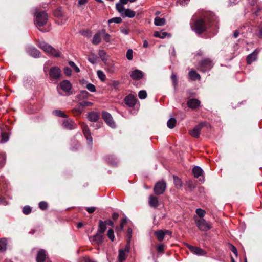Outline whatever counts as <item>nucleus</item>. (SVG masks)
<instances>
[{"label":"nucleus","instance_id":"28","mask_svg":"<svg viewBox=\"0 0 262 262\" xmlns=\"http://www.w3.org/2000/svg\"><path fill=\"white\" fill-rule=\"evenodd\" d=\"M84 109L82 108V106H81L80 104H79L77 106L74 107L72 110V113L75 116H79L81 114V113L83 112Z\"/></svg>","mask_w":262,"mask_h":262},{"label":"nucleus","instance_id":"9","mask_svg":"<svg viewBox=\"0 0 262 262\" xmlns=\"http://www.w3.org/2000/svg\"><path fill=\"white\" fill-rule=\"evenodd\" d=\"M166 183L164 181L158 182L155 185L154 191L157 195L163 194L166 188Z\"/></svg>","mask_w":262,"mask_h":262},{"label":"nucleus","instance_id":"35","mask_svg":"<svg viewBox=\"0 0 262 262\" xmlns=\"http://www.w3.org/2000/svg\"><path fill=\"white\" fill-rule=\"evenodd\" d=\"M7 249V239L5 238L0 239V251H5Z\"/></svg>","mask_w":262,"mask_h":262},{"label":"nucleus","instance_id":"7","mask_svg":"<svg viewBox=\"0 0 262 262\" xmlns=\"http://www.w3.org/2000/svg\"><path fill=\"white\" fill-rule=\"evenodd\" d=\"M105 230H98L97 233L91 236L89 239L93 244L99 245L103 242Z\"/></svg>","mask_w":262,"mask_h":262},{"label":"nucleus","instance_id":"42","mask_svg":"<svg viewBox=\"0 0 262 262\" xmlns=\"http://www.w3.org/2000/svg\"><path fill=\"white\" fill-rule=\"evenodd\" d=\"M102 33H103L102 37L103 39L107 42H108L110 41V35L108 34L105 33V30H102Z\"/></svg>","mask_w":262,"mask_h":262},{"label":"nucleus","instance_id":"29","mask_svg":"<svg viewBox=\"0 0 262 262\" xmlns=\"http://www.w3.org/2000/svg\"><path fill=\"white\" fill-rule=\"evenodd\" d=\"M203 170L199 166H195L192 169V172L195 178H199L203 174Z\"/></svg>","mask_w":262,"mask_h":262},{"label":"nucleus","instance_id":"64","mask_svg":"<svg viewBox=\"0 0 262 262\" xmlns=\"http://www.w3.org/2000/svg\"><path fill=\"white\" fill-rule=\"evenodd\" d=\"M111 159H113V157H112V156H108V157H107V160L109 161V162H110V163H111L113 166H116V165H117V162L116 161H115V160H114V161H113V162H111L110 161V159H111Z\"/></svg>","mask_w":262,"mask_h":262},{"label":"nucleus","instance_id":"51","mask_svg":"<svg viewBox=\"0 0 262 262\" xmlns=\"http://www.w3.org/2000/svg\"><path fill=\"white\" fill-rule=\"evenodd\" d=\"M86 88L91 92H95L96 91L95 85L92 83L87 84Z\"/></svg>","mask_w":262,"mask_h":262},{"label":"nucleus","instance_id":"21","mask_svg":"<svg viewBox=\"0 0 262 262\" xmlns=\"http://www.w3.org/2000/svg\"><path fill=\"white\" fill-rule=\"evenodd\" d=\"M201 102L199 100L195 98H192L188 100L187 105L188 107L195 110L200 106Z\"/></svg>","mask_w":262,"mask_h":262},{"label":"nucleus","instance_id":"59","mask_svg":"<svg viewBox=\"0 0 262 262\" xmlns=\"http://www.w3.org/2000/svg\"><path fill=\"white\" fill-rule=\"evenodd\" d=\"M230 246V250L235 254V256L237 257L238 256V252L236 248L233 245L231 244Z\"/></svg>","mask_w":262,"mask_h":262},{"label":"nucleus","instance_id":"37","mask_svg":"<svg viewBox=\"0 0 262 262\" xmlns=\"http://www.w3.org/2000/svg\"><path fill=\"white\" fill-rule=\"evenodd\" d=\"M116 8L117 10L122 15H123L124 11L125 10L124 7L123 6V4L121 3H118L116 4Z\"/></svg>","mask_w":262,"mask_h":262},{"label":"nucleus","instance_id":"34","mask_svg":"<svg viewBox=\"0 0 262 262\" xmlns=\"http://www.w3.org/2000/svg\"><path fill=\"white\" fill-rule=\"evenodd\" d=\"M166 22V20L164 18H160L159 17H156L155 18L154 23L156 26H162L165 25Z\"/></svg>","mask_w":262,"mask_h":262},{"label":"nucleus","instance_id":"36","mask_svg":"<svg viewBox=\"0 0 262 262\" xmlns=\"http://www.w3.org/2000/svg\"><path fill=\"white\" fill-rule=\"evenodd\" d=\"M176 122L177 121L175 118H171L168 120L167 125L169 128L172 129L175 127Z\"/></svg>","mask_w":262,"mask_h":262},{"label":"nucleus","instance_id":"10","mask_svg":"<svg viewBox=\"0 0 262 262\" xmlns=\"http://www.w3.org/2000/svg\"><path fill=\"white\" fill-rule=\"evenodd\" d=\"M50 78L52 80H58L61 77V71L57 67H53L49 71Z\"/></svg>","mask_w":262,"mask_h":262},{"label":"nucleus","instance_id":"27","mask_svg":"<svg viewBox=\"0 0 262 262\" xmlns=\"http://www.w3.org/2000/svg\"><path fill=\"white\" fill-rule=\"evenodd\" d=\"M189 78L193 81L196 80H200L201 79V76L195 70H191L188 74Z\"/></svg>","mask_w":262,"mask_h":262},{"label":"nucleus","instance_id":"33","mask_svg":"<svg viewBox=\"0 0 262 262\" xmlns=\"http://www.w3.org/2000/svg\"><path fill=\"white\" fill-rule=\"evenodd\" d=\"M154 36L156 37H159L160 38H164L167 36H170V34L165 32H159L156 31L154 32Z\"/></svg>","mask_w":262,"mask_h":262},{"label":"nucleus","instance_id":"41","mask_svg":"<svg viewBox=\"0 0 262 262\" xmlns=\"http://www.w3.org/2000/svg\"><path fill=\"white\" fill-rule=\"evenodd\" d=\"M196 213L198 215V218H203L204 215L206 213V212L204 210H203L201 208H198L196 210Z\"/></svg>","mask_w":262,"mask_h":262},{"label":"nucleus","instance_id":"56","mask_svg":"<svg viewBox=\"0 0 262 262\" xmlns=\"http://www.w3.org/2000/svg\"><path fill=\"white\" fill-rule=\"evenodd\" d=\"M107 236L112 241H114L115 238L114 230H108Z\"/></svg>","mask_w":262,"mask_h":262},{"label":"nucleus","instance_id":"49","mask_svg":"<svg viewBox=\"0 0 262 262\" xmlns=\"http://www.w3.org/2000/svg\"><path fill=\"white\" fill-rule=\"evenodd\" d=\"M138 96L141 99H145L147 97V93L145 90L140 91L138 93Z\"/></svg>","mask_w":262,"mask_h":262},{"label":"nucleus","instance_id":"31","mask_svg":"<svg viewBox=\"0 0 262 262\" xmlns=\"http://www.w3.org/2000/svg\"><path fill=\"white\" fill-rule=\"evenodd\" d=\"M173 178L175 187L177 189L181 188L183 186L182 182L181 179L175 175L173 176Z\"/></svg>","mask_w":262,"mask_h":262},{"label":"nucleus","instance_id":"46","mask_svg":"<svg viewBox=\"0 0 262 262\" xmlns=\"http://www.w3.org/2000/svg\"><path fill=\"white\" fill-rule=\"evenodd\" d=\"M2 140L3 142H6L9 140L8 134L6 132H2L1 133Z\"/></svg>","mask_w":262,"mask_h":262},{"label":"nucleus","instance_id":"26","mask_svg":"<svg viewBox=\"0 0 262 262\" xmlns=\"http://www.w3.org/2000/svg\"><path fill=\"white\" fill-rule=\"evenodd\" d=\"M129 221L126 217L122 219L119 225L115 226V229H123L129 223Z\"/></svg>","mask_w":262,"mask_h":262},{"label":"nucleus","instance_id":"8","mask_svg":"<svg viewBox=\"0 0 262 262\" xmlns=\"http://www.w3.org/2000/svg\"><path fill=\"white\" fill-rule=\"evenodd\" d=\"M195 222L200 229H209L212 228L211 224L210 222H206L203 218L195 217Z\"/></svg>","mask_w":262,"mask_h":262},{"label":"nucleus","instance_id":"50","mask_svg":"<svg viewBox=\"0 0 262 262\" xmlns=\"http://www.w3.org/2000/svg\"><path fill=\"white\" fill-rule=\"evenodd\" d=\"M106 70L109 73L113 74L115 72V68L114 66V65H108L107 67L106 68Z\"/></svg>","mask_w":262,"mask_h":262},{"label":"nucleus","instance_id":"45","mask_svg":"<svg viewBox=\"0 0 262 262\" xmlns=\"http://www.w3.org/2000/svg\"><path fill=\"white\" fill-rule=\"evenodd\" d=\"M98 54L103 61L104 62L107 60L106 52L104 50H100Z\"/></svg>","mask_w":262,"mask_h":262},{"label":"nucleus","instance_id":"22","mask_svg":"<svg viewBox=\"0 0 262 262\" xmlns=\"http://www.w3.org/2000/svg\"><path fill=\"white\" fill-rule=\"evenodd\" d=\"M60 87L64 92L69 94L72 88V85L69 81L64 80L60 83Z\"/></svg>","mask_w":262,"mask_h":262},{"label":"nucleus","instance_id":"30","mask_svg":"<svg viewBox=\"0 0 262 262\" xmlns=\"http://www.w3.org/2000/svg\"><path fill=\"white\" fill-rule=\"evenodd\" d=\"M101 33L100 32L95 34L92 41V43L95 45H98L101 41Z\"/></svg>","mask_w":262,"mask_h":262},{"label":"nucleus","instance_id":"25","mask_svg":"<svg viewBox=\"0 0 262 262\" xmlns=\"http://www.w3.org/2000/svg\"><path fill=\"white\" fill-rule=\"evenodd\" d=\"M149 205L151 207H157L159 205L158 198L152 195H150L149 197Z\"/></svg>","mask_w":262,"mask_h":262},{"label":"nucleus","instance_id":"44","mask_svg":"<svg viewBox=\"0 0 262 262\" xmlns=\"http://www.w3.org/2000/svg\"><path fill=\"white\" fill-rule=\"evenodd\" d=\"M48 207V203L45 201H41L39 203V207L42 210H46Z\"/></svg>","mask_w":262,"mask_h":262},{"label":"nucleus","instance_id":"16","mask_svg":"<svg viewBox=\"0 0 262 262\" xmlns=\"http://www.w3.org/2000/svg\"><path fill=\"white\" fill-rule=\"evenodd\" d=\"M186 245L195 254L198 255H204L206 254V252L202 248L191 246L188 244H186Z\"/></svg>","mask_w":262,"mask_h":262},{"label":"nucleus","instance_id":"38","mask_svg":"<svg viewBox=\"0 0 262 262\" xmlns=\"http://www.w3.org/2000/svg\"><path fill=\"white\" fill-rule=\"evenodd\" d=\"M97 74L100 80L103 82L105 81L106 79V76L104 72L101 70H98Z\"/></svg>","mask_w":262,"mask_h":262},{"label":"nucleus","instance_id":"4","mask_svg":"<svg viewBox=\"0 0 262 262\" xmlns=\"http://www.w3.org/2000/svg\"><path fill=\"white\" fill-rule=\"evenodd\" d=\"M213 65L214 64L210 59L205 58L199 61L197 69L201 72L205 73L210 71Z\"/></svg>","mask_w":262,"mask_h":262},{"label":"nucleus","instance_id":"32","mask_svg":"<svg viewBox=\"0 0 262 262\" xmlns=\"http://www.w3.org/2000/svg\"><path fill=\"white\" fill-rule=\"evenodd\" d=\"M136 15V12L130 9H125L124 11L123 16L128 17L129 18H133Z\"/></svg>","mask_w":262,"mask_h":262},{"label":"nucleus","instance_id":"5","mask_svg":"<svg viewBox=\"0 0 262 262\" xmlns=\"http://www.w3.org/2000/svg\"><path fill=\"white\" fill-rule=\"evenodd\" d=\"M48 15L45 11L36 12L34 23L37 27L44 26L48 20Z\"/></svg>","mask_w":262,"mask_h":262},{"label":"nucleus","instance_id":"14","mask_svg":"<svg viewBox=\"0 0 262 262\" xmlns=\"http://www.w3.org/2000/svg\"><path fill=\"white\" fill-rule=\"evenodd\" d=\"M76 124L71 119L64 120L62 122V126L68 130H73L76 127Z\"/></svg>","mask_w":262,"mask_h":262},{"label":"nucleus","instance_id":"60","mask_svg":"<svg viewBox=\"0 0 262 262\" xmlns=\"http://www.w3.org/2000/svg\"><path fill=\"white\" fill-rule=\"evenodd\" d=\"M119 214L117 212H114L112 215V221H113L114 224L116 222V221L118 219Z\"/></svg>","mask_w":262,"mask_h":262},{"label":"nucleus","instance_id":"39","mask_svg":"<svg viewBox=\"0 0 262 262\" xmlns=\"http://www.w3.org/2000/svg\"><path fill=\"white\" fill-rule=\"evenodd\" d=\"M53 114L57 116L61 117L62 118H67L68 116L65 114L62 111L60 110H55L53 112Z\"/></svg>","mask_w":262,"mask_h":262},{"label":"nucleus","instance_id":"62","mask_svg":"<svg viewBox=\"0 0 262 262\" xmlns=\"http://www.w3.org/2000/svg\"><path fill=\"white\" fill-rule=\"evenodd\" d=\"M88 60L92 63L94 64L96 62L97 58L94 56H90L88 58Z\"/></svg>","mask_w":262,"mask_h":262},{"label":"nucleus","instance_id":"15","mask_svg":"<svg viewBox=\"0 0 262 262\" xmlns=\"http://www.w3.org/2000/svg\"><path fill=\"white\" fill-rule=\"evenodd\" d=\"M144 75V73L139 70H135L130 72V76L134 80H139L141 79Z\"/></svg>","mask_w":262,"mask_h":262},{"label":"nucleus","instance_id":"1","mask_svg":"<svg viewBox=\"0 0 262 262\" xmlns=\"http://www.w3.org/2000/svg\"><path fill=\"white\" fill-rule=\"evenodd\" d=\"M215 18L213 16L210 18H200L192 19L190 22V27L196 34L200 35L205 32L208 27H211L213 25L212 21Z\"/></svg>","mask_w":262,"mask_h":262},{"label":"nucleus","instance_id":"2","mask_svg":"<svg viewBox=\"0 0 262 262\" xmlns=\"http://www.w3.org/2000/svg\"><path fill=\"white\" fill-rule=\"evenodd\" d=\"M132 230H128L127 234V240L126 246L124 249H121L119 250L118 260V262H124L127 258V254L130 250V243L132 238Z\"/></svg>","mask_w":262,"mask_h":262},{"label":"nucleus","instance_id":"55","mask_svg":"<svg viewBox=\"0 0 262 262\" xmlns=\"http://www.w3.org/2000/svg\"><path fill=\"white\" fill-rule=\"evenodd\" d=\"M126 58L129 60L133 59V50L132 49H128L126 52Z\"/></svg>","mask_w":262,"mask_h":262},{"label":"nucleus","instance_id":"61","mask_svg":"<svg viewBox=\"0 0 262 262\" xmlns=\"http://www.w3.org/2000/svg\"><path fill=\"white\" fill-rule=\"evenodd\" d=\"M64 74L67 76H71L72 74V70L69 67H65L64 68Z\"/></svg>","mask_w":262,"mask_h":262},{"label":"nucleus","instance_id":"11","mask_svg":"<svg viewBox=\"0 0 262 262\" xmlns=\"http://www.w3.org/2000/svg\"><path fill=\"white\" fill-rule=\"evenodd\" d=\"M98 227L99 229H106L107 228H109L108 229H112V228H115L113 221L111 219L105 221L99 220Z\"/></svg>","mask_w":262,"mask_h":262},{"label":"nucleus","instance_id":"18","mask_svg":"<svg viewBox=\"0 0 262 262\" xmlns=\"http://www.w3.org/2000/svg\"><path fill=\"white\" fill-rule=\"evenodd\" d=\"M259 51V50L256 49L252 53L247 56L246 58L247 64H251L252 62L256 60Z\"/></svg>","mask_w":262,"mask_h":262},{"label":"nucleus","instance_id":"24","mask_svg":"<svg viewBox=\"0 0 262 262\" xmlns=\"http://www.w3.org/2000/svg\"><path fill=\"white\" fill-rule=\"evenodd\" d=\"M27 53L33 57L37 58L39 57L40 52L36 48L33 47H29L27 48Z\"/></svg>","mask_w":262,"mask_h":262},{"label":"nucleus","instance_id":"54","mask_svg":"<svg viewBox=\"0 0 262 262\" xmlns=\"http://www.w3.org/2000/svg\"><path fill=\"white\" fill-rule=\"evenodd\" d=\"M81 106H82V108H83L84 107L90 106H92L93 105V103L89 101H83L79 103Z\"/></svg>","mask_w":262,"mask_h":262},{"label":"nucleus","instance_id":"3","mask_svg":"<svg viewBox=\"0 0 262 262\" xmlns=\"http://www.w3.org/2000/svg\"><path fill=\"white\" fill-rule=\"evenodd\" d=\"M38 46L45 52L51 54L54 57H58L60 56V53L59 51H57L50 45L47 43L43 41H39L38 43Z\"/></svg>","mask_w":262,"mask_h":262},{"label":"nucleus","instance_id":"13","mask_svg":"<svg viewBox=\"0 0 262 262\" xmlns=\"http://www.w3.org/2000/svg\"><path fill=\"white\" fill-rule=\"evenodd\" d=\"M102 116L104 121L108 126L112 128L115 127V123L110 113L107 112H103L102 113Z\"/></svg>","mask_w":262,"mask_h":262},{"label":"nucleus","instance_id":"40","mask_svg":"<svg viewBox=\"0 0 262 262\" xmlns=\"http://www.w3.org/2000/svg\"><path fill=\"white\" fill-rule=\"evenodd\" d=\"M122 22V19L121 17H114L108 20V24L111 23H116V24H119Z\"/></svg>","mask_w":262,"mask_h":262},{"label":"nucleus","instance_id":"53","mask_svg":"<svg viewBox=\"0 0 262 262\" xmlns=\"http://www.w3.org/2000/svg\"><path fill=\"white\" fill-rule=\"evenodd\" d=\"M164 245L163 244H160L157 246V251L158 253H162L164 252Z\"/></svg>","mask_w":262,"mask_h":262},{"label":"nucleus","instance_id":"43","mask_svg":"<svg viewBox=\"0 0 262 262\" xmlns=\"http://www.w3.org/2000/svg\"><path fill=\"white\" fill-rule=\"evenodd\" d=\"M69 64L71 67L76 72L79 73L80 72L79 68L75 64V63L72 61L69 62Z\"/></svg>","mask_w":262,"mask_h":262},{"label":"nucleus","instance_id":"12","mask_svg":"<svg viewBox=\"0 0 262 262\" xmlns=\"http://www.w3.org/2000/svg\"><path fill=\"white\" fill-rule=\"evenodd\" d=\"M80 125L82 129L83 133L86 138L88 143L89 144H92L93 138L91 136V132L89 129V128L86 124L84 122L80 123Z\"/></svg>","mask_w":262,"mask_h":262},{"label":"nucleus","instance_id":"17","mask_svg":"<svg viewBox=\"0 0 262 262\" xmlns=\"http://www.w3.org/2000/svg\"><path fill=\"white\" fill-rule=\"evenodd\" d=\"M136 100L137 99L132 94H129L126 96L124 98V102L125 104L130 107H134L135 105Z\"/></svg>","mask_w":262,"mask_h":262},{"label":"nucleus","instance_id":"57","mask_svg":"<svg viewBox=\"0 0 262 262\" xmlns=\"http://www.w3.org/2000/svg\"><path fill=\"white\" fill-rule=\"evenodd\" d=\"M85 209L89 213L91 214L95 211V210H96V207H85Z\"/></svg>","mask_w":262,"mask_h":262},{"label":"nucleus","instance_id":"48","mask_svg":"<svg viewBox=\"0 0 262 262\" xmlns=\"http://www.w3.org/2000/svg\"><path fill=\"white\" fill-rule=\"evenodd\" d=\"M31 212V208L29 206H25L23 208V212L26 215L30 214Z\"/></svg>","mask_w":262,"mask_h":262},{"label":"nucleus","instance_id":"19","mask_svg":"<svg viewBox=\"0 0 262 262\" xmlns=\"http://www.w3.org/2000/svg\"><path fill=\"white\" fill-rule=\"evenodd\" d=\"M37 262H50L47 258L46 251L45 250H40L36 256Z\"/></svg>","mask_w":262,"mask_h":262},{"label":"nucleus","instance_id":"47","mask_svg":"<svg viewBox=\"0 0 262 262\" xmlns=\"http://www.w3.org/2000/svg\"><path fill=\"white\" fill-rule=\"evenodd\" d=\"M186 185L190 190H193L195 188V184L191 180L187 181Z\"/></svg>","mask_w":262,"mask_h":262},{"label":"nucleus","instance_id":"23","mask_svg":"<svg viewBox=\"0 0 262 262\" xmlns=\"http://www.w3.org/2000/svg\"><path fill=\"white\" fill-rule=\"evenodd\" d=\"M87 118L91 122H96L100 118V115L98 112L92 111L87 114Z\"/></svg>","mask_w":262,"mask_h":262},{"label":"nucleus","instance_id":"58","mask_svg":"<svg viewBox=\"0 0 262 262\" xmlns=\"http://www.w3.org/2000/svg\"><path fill=\"white\" fill-rule=\"evenodd\" d=\"M171 79L173 82V85L176 86L178 83L177 77L176 74L172 73L171 76Z\"/></svg>","mask_w":262,"mask_h":262},{"label":"nucleus","instance_id":"63","mask_svg":"<svg viewBox=\"0 0 262 262\" xmlns=\"http://www.w3.org/2000/svg\"><path fill=\"white\" fill-rule=\"evenodd\" d=\"M83 262H97L93 259H91L89 257H85L83 258Z\"/></svg>","mask_w":262,"mask_h":262},{"label":"nucleus","instance_id":"20","mask_svg":"<svg viewBox=\"0 0 262 262\" xmlns=\"http://www.w3.org/2000/svg\"><path fill=\"white\" fill-rule=\"evenodd\" d=\"M171 232L169 230H156L154 232L155 235L156 236L157 239L161 242L164 239V236L166 234L170 235Z\"/></svg>","mask_w":262,"mask_h":262},{"label":"nucleus","instance_id":"6","mask_svg":"<svg viewBox=\"0 0 262 262\" xmlns=\"http://www.w3.org/2000/svg\"><path fill=\"white\" fill-rule=\"evenodd\" d=\"M209 124L206 122H201L193 129L189 131L190 135L194 138H198L200 137V131L205 126H207Z\"/></svg>","mask_w":262,"mask_h":262},{"label":"nucleus","instance_id":"52","mask_svg":"<svg viewBox=\"0 0 262 262\" xmlns=\"http://www.w3.org/2000/svg\"><path fill=\"white\" fill-rule=\"evenodd\" d=\"M120 84V82L119 81L113 80L111 81L110 85L113 86L114 89H117Z\"/></svg>","mask_w":262,"mask_h":262}]
</instances>
